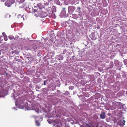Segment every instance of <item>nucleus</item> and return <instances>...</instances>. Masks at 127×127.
<instances>
[{
    "label": "nucleus",
    "mask_w": 127,
    "mask_h": 127,
    "mask_svg": "<svg viewBox=\"0 0 127 127\" xmlns=\"http://www.w3.org/2000/svg\"><path fill=\"white\" fill-rule=\"evenodd\" d=\"M55 2H57V3H59V0H55Z\"/></svg>",
    "instance_id": "15"
},
{
    "label": "nucleus",
    "mask_w": 127,
    "mask_h": 127,
    "mask_svg": "<svg viewBox=\"0 0 127 127\" xmlns=\"http://www.w3.org/2000/svg\"><path fill=\"white\" fill-rule=\"evenodd\" d=\"M105 114L104 112H101L100 115V117L102 119H104L105 117Z\"/></svg>",
    "instance_id": "4"
},
{
    "label": "nucleus",
    "mask_w": 127,
    "mask_h": 127,
    "mask_svg": "<svg viewBox=\"0 0 127 127\" xmlns=\"http://www.w3.org/2000/svg\"><path fill=\"white\" fill-rule=\"evenodd\" d=\"M117 63H118V62L117 61H115V66H117L118 64Z\"/></svg>",
    "instance_id": "11"
},
{
    "label": "nucleus",
    "mask_w": 127,
    "mask_h": 127,
    "mask_svg": "<svg viewBox=\"0 0 127 127\" xmlns=\"http://www.w3.org/2000/svg\"><path fill=\"white\" fill-rule=\"evenodd\" d=\"M101 81V79H97V81Z\"/></svg>",
    "instance_id": "21"
},
{
    "label": "nucleus",
    "mask_w": 127,
    "mask_h": 127,
    "mask_svg": "<svg viewBox=\"0 0 127 127\" xmlns=\"http://www.w3.org/2000/svg\"><path fill=\"white\" fill-rule=\"evenodd\" d=\"M14 3V0H8L5 2V4L7 6L9 7Z\"/></svg>",
    "instance_id": "1"
},
{
    "label": "nucleus",
    "mask_w": 127,
    "mask_h": 127,
    "mask_svg": "<svg viewBox=\"0 0 127 127\" xmlns=\"http://www.w3.org/2000/svg\"><path fill=\"white\" fill-rule=\"evenodd\" d=\"M47 81V80H46L44 82V83L43 84V85H46V83H46V81Z\"/></svg>",
    "instance_id": "16"
},
{
    "label": "nucleus",
    "mask_w": 127,
    "mask_h": 127,
    "mask_svg": "<svg viewBox=\"0 0 127 127\" xmlns=\"http://www.w3.org/2000/svg\"><path fill=\"white\" fill-rule=\"evenodd\" d=\"M72 7H70V6L68 7V10H69V9H71L72 8Z\"/></svg>",
    "instance_id": "18"
},
{
    "label": "nucleus",
    "mask_w": 127,
    "mask_h": 127,
    "mask_svg": "<svg viewBox=\"0 0 127 127\" xmlns=\"http://www.w3.org/2000/svg\"><path fill=\"white\" fill-rule=\"evenodd\" d=\"M8 38L10 40H12L14 38V36L12 35L9 36H8Z\"/></svg>",
    "instance_id": "7"
},
{
    "label": "nucleus",
    "mask_w": 127,
    "mask_h": 127,
    "mask_svg": "<svg viewBox=\"0 0 127 127\" xmlns=\"http://www.w3.org/2000/svg\"><path fill=\"white\" fill-rule=\"evenodd\" d=\"M124 61L125 64V65L127 64V60H125Z\"/></svg>",
    "instance_id": "12"
},
{
    "label": "nucleus",
    "mask_w": 127,
    "mask_h": 127,
    "mask_svg": "<svg viewBox=\"0 0 127 127\" xmlns=\"http://www.w3.org/2000/svg\"><path fill=\"white\" fill-rule=\"evenodd\" d=\"M123 123L122 125H124L125 124V121L124 120L123 121Z\"/></svg>",
    "instance_id": "17"
},
{
    "label": "nucleus",
    "mask_w": 127,
    "mask_h": 127,
    "mask_svg": "<svg viewBox=\"0 0 127 127\" xmlns=\"http://www.w3.org/2000/svg\"><path fill=\"white\" fill-rule=\"evenodd\" d=\"M25 0H17V1L19 3H20L24 2Z\"/></svg>",
    "instance_id": "6"
},
{
    "label": "nucleus",
    "mask_w": 127,
    "mask_h": 127,
    "mask_svg": "<svg viewBox=\"0 0 127 127\" xmlns=\"http://www.w3.org/2000/svg\"><path fill=\"white\" fill-rule=\"evenodd\" d=\"M37 47L36 46L34 45L32 46L30 48V49L32 51L36 52L37 50Z\"/></svg>",
    "instance_id": "2"
},
{
    "label": "nucleus",
    "mask_w": 127,
    "mask_h": 127,
    "mask_svg": "<svg viewBox=\"0 0 127 127\" xmlns=\"http://www.w3.org/2000/svg\"><path fill=\"white\" fill-rule=\"evenodd\" d=\"M64 127H69V126L68 125H65Z\"/></svg>",
    "instance_id": "19"
},
{
    "label": "nucleus",
    "mask_w": 127,
    "mask_h": 127,
    "mask_svg": "<svg viewBox=\"0 0 127 127\" xmlns=\"http://www.w3.org/2000/svg\"><path fill=\"white\" fill-rule=\"evenodd\" d=\"M2 36H0V43H1L2 42L3 39H2Z\"/></svg>",
    "instance_id": "10"
},
{
    "label": "nucleus",
    "mask_w": 127,
    "mask_h": 127,
    "mask_svg": "<svg viewBox=\"0 0 127 127\" xmlns=\"http://www.w3.org/2000/svg\"><path fill=\"white\" fill-rule=\"evenodd\" d=\"M78 8L79 9V10H80L81 9V8L79 7H78Z\"/></svg>",
    "instance_id": "20"
},
{
    "label": "nucleus",
    "mask_w": 127,
    "mask_h": 127,
    "mask_svg": "<svg viewBox=\"0 0 127 127\" xmlns=\"http://www.w3.org/2000/svg\"><path fill=\"white\" fill-rule=\"evenodd\" d=\"M96 39V38L95 37V38L94 39L95 40Z\"/></svg>",
    "instance_id": "24"
},
{
    "label": "nucleus",
    "mask_w": 127,
    "mask_h": 127,
    "mask_svg": "<svg viewBox=\"0 0 127 127\" xmlns=\"http://www.w3.org/2000/svg\"><path fill=\"white\" fill-rule=\"evenodd\" d=\"M44 5H43L41 3H38L37 4L38 7L40 9H42L44 8L45 7Z\"/></svg>",
    "instance_id": "3"
},
{
    "label": "nucleus",
    "mask_w": 127,
    "mask_h": 127,
    "mask_svg": "<svg viewBox=\"0 0 127 127\" xmlns=\"http://www.w3.org/2000/svg\"><path fill=\"white\" fill-rule=\"evenodd\" d=\"M34 13H35V14H34L36 16H38V15H37V14L36 15V13H38V12L37 11H34Z\"/></svg>",
    "instance_id": "14"
},
{
    "label": "nucleus",
    "mask_w": 127,
    "mask_h": 127,
    "mask_svg": "<svg viewBox=\"0 0 127 127\" xmlns=\"http://www.w3.org/2000/svg\"><path fill=\"white\" fill-rule=\"evenodd\" d=\"M62 9H63V10H65V8L63 7V8Z\"/></svg>",
    "instance_id": "22"
},
{
    "label": "nucleus",
    "mask_w": 127,
    "mask_h": 127,
    "mask_svg": "<svg viewBox=\"0 0 127 127\" xmlns=\"http://www.w3.org/2000/svg\"><path fill=\"white\" fill-rule=\"evenodd\" d=\"M2 34L3 36L4 40L5 41H7L8 39L6 34L4 32H3Z\"/></svg>",
    "instance_id": "5"
},
{
    "label": "nucleus",
    "mask_w": 127,
    "mask_h": 127,
    "mask_svg": "<svg viewBox=\"0 0 127 127\" xmlns=\"http://www.w3.org/2000/svg\"><path fill=\"white\" fill-rule=\"evenodd\" d=\"M87 127H91L89 125H87Z\"/></svg>",
    "instance_id": "23"
},
{
    "label": "nucleus",
    "mask_w": 127,
    "mask_h": 127,
    "mask_svg": "<svg viewBox=\"0 0 127 127\" xmlns=\"http://www.w3.org/2000/svg\"><path fill=\"white\" fill-rule=\"evenodd\" d=\"M0 93H2L4 95V96H5V95L7 93V92H0Z\"/></svg>",
    "instance_id": "13"
},
{
    "label": "nucleus",
    "mask_w": 127,
    "mask_h": 127,
    "mask_svg": "<svg viewBox=\"0 0 127 127\" xmlns=\"http://www.w3.org/2000/svg\"><path fill=\"white\" fill-rule=\"evenodd\" d=\"M59 60H63L64 58L63 56H59Z\"/></svg>",
    "instance_id": "8"
},
{
    "label": "nucleus",
    "mask_w": 127,
    "mask_h": 127,
    "mask_svg": "<svg viewBox=\"0 0 127 127\" xmlns=\"http://www.w3.org/2000/svg\"><path fill=\"white\" fill-rule=\"evenodd\" d=\"M36 123L37 126H39L40 125V123L39 121H36Z\"/></svg>",
    "instance_id": "9"
}]
</instances>
